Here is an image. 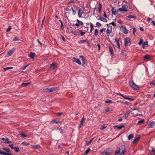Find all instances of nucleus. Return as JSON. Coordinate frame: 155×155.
I'll return each instance as SVG.
<instances>
[{
    "mask_svg": "<svg viewBox=\"0 0 155 155\" xmlns=\"http://www.w3.org/2000/svg\"><path fill=\"white\" fill-rule=\"evenodd\" d=\"M84 11L81 8H79L78 11V16L79 17H81Z\"/></svg>",
    "mask_w": 155,
    "mask_h": 155,
    "instance_id": "10",
    "label": "nucleus"
},
{
    "mask_svg": "<svg viewBox=\"0 0 155 155\" xmlns=\"http://www.w3.org/2000/svg\"><path fill=\"white\" fill-rule=\"evenodd\" d=\"M148 42L147 41H145L142 45V48L143 49H145L148 46Z\"/></svg>",
    "mask_w": 155,
    "mask_h": 155,
    "instance_id": "17",
    "label": "nucleus"
},
{
    "mask_svg": "<svg viewBox=\"0 0 155 155\" xmlns=\"http://www.w3.org/2000/svg\"><path fill=\"white\" fill-rule=\"evenodd\" d=\"M15 50V49L13 48L10 50L8 52V56H11L14 52Z\"/></svg>",
    "mask_w": 155,
    "mask_h": 155,
    "instance_id": "16",
    "label": "nucleus"
},
{
    "mask_svg": "<svg viewBox=\"0 0 155 155\" xmlns=\"http://www.w3.org/2000/svg\"><path fill=\"white\" fill-rule=\"evenodd\" d=\"M124 98L126 99H127L130 101H133L135 100V99L134 98H131L130 97H127L126 96L125 97H124Z\"/></svg>",
    "mask_w": 155,
    "mask_h": 155,
    "instance_id": "34",
    "label": "nucleus"
},
{
    "mask_svg": "<svg viewBox=\"0 0 155 155\" xmlns=\"http://www.w3.org/2000/svg\"><path fill=\"white\" fill-rule=\"evenodd\" d=\"M133 34H134V35H135V32H136V28H133Z\"/></svg>",
    "mask_w": 155,
    "mask_h": 155,
    "instance_id": "56",
    "label": "nucleus"
},
{
    "mask_svg": "<svg viewBox=\"0 0 155 155\" xmlns=\"http://www.w3.org/2000/svg\"><path fill=\"white\" fill-rule=\"evenodd\" d=\"M1 139L4 141L2 142L4 143H12V141H9V139L8 138H6V139L4 138H2Z\"/></svg>",
    "mask_w": 155,
    "mask_h": 155,
    "instance_id": "6",
    "label": "nucleus"
},
{
    "mask_svg": "<svg viewBox=\"0 0 155 155\" xmlns=\"http://www.w3.org/2000/svg\"><path fill=\"white\" fill-rule=\"evenodd\" d=\"M150 84L151 86L155 85V80H153L152 81L150 82Z\"/></svg>",
    "mask_w": 155,
    "mask_h": 155,
    "instance_id": "41",
    "label": "nucleus"
},
{
    "mask_svg": "<svg viewBox=\"0 0 155 155\" xmlns=\"http://www.w3.org/2000/svg\"><path fill=\"white\" fill-rule=\"evenodd\" d=\"M99 12L100 13H101V9L102 8V5L101 3H99Z\"/></svg>",
    "mask_w": 155,
    "mask_h": 155,
    "instance_id": "31",
    "label": "nucleus"
},
{
    "mask_svg": "<svg viewBox=\"0 0 155 155\" xmlns=\"http://www.w3.org/2000/svg\"><path fill=\"white\" fill-rule=\"evenodd\" d=\"M117 94L121 96L123 98H124V97H125L126 96H125L123 95L122 94L120 93H118Z\"/></svg>",
    "mask_w": 155,
    "mask_h": 155,
    "instance_id": "58",
    "label": "nucleus"
},
{
    "mask_svg": "<svg viewBox=\"0 0 155 155\" xmlns=\"http://www.w3.org/2000/svg\"><path fill=\"white\" fill-rule=\"evenodd\" d=\"M3 149L4 150H5L6 152H8V153H11V150L9 148L6 147H4L3 148Z\"/></svg>",
    "mask_w": 155,
    "mask_h": 155,
    "instance_id": "23",
    "label": "nucleus"
},
{
    "mask_svg": "<svg viewBox=\"0 0 155 155\" xmlns=\"http://www.w3.org/2000/svg\"><path fill=\"white\" fill-rule=\"evenodd\" d=\"M83 126V124L80 123V124L79 126L78 127L79 128H80L81 127Z\"/></svg>",
    "mask_w": 155,
    "mask_h": 155,
    "instance_id": "62",
    "label": "nucleus"
},
{
    "mask_svg": "<svg viewBox=\"0 0 155 155\" xmlns=\"http://www.w3.org/2000/svg\"><path fill=\"white\" fill-rule=\"evenodd\" d=\"M144 121V119H142L141 120H139L138 122V124H142Z\"/></svg>",
    "mask_w": 155,
    "mask_h": 155,
    "instance_id": "39",
    "label": "nucleus"
},
{
    "mask_svg": "<svg viewBox=\"0 0 155 155\" xmlns=\"http://www.w3.org/2000/svg\"><path fill=\"white\" fill-rule=\"evenodd\" d=\"M143 42V40L142 39H141L140 41L139 42V45H141Z\"/></svg>",
    "mask_w": 155,
    "mask_h": 155,
    "instance_id": "51",
    "label": "nucleus"
},
{
    "mask_svg": "<svg viewBox=\"0 0 155 155\" xmlns=\"http://www.w3.org/2000/svg\"><path fill=\"white\" fill-rule=\"evenodd\" d=\"M115 42L117 46V48L118 49H120V45L119 43V39L117 38H116L115 39Z\"/></svg>",
    "mask_w": 155,
    "mask_h": 155,
    "instance_id": "12",
    "label": "nucleus"
},
{
    "mask_svg": "<svg viewBox=\"0 0 155 155\" xmlns=\"http://www.w3.org/2000/svg\"><path fill=\"white\" fill-rule=\"evenodd\" d=\"M57 63L54 62L51 64L50 66V68L51 70H54L57 67Z\"/></svg>",
    "mask_w": 155,
    "mask_h": 155,
    "instance_id": "8",
    "label": "nucleus"
},
{
    "mask_svg": "<svg viewBox=\"0 0 155 155\" xmlns=\"http://www.w3.org/2000/svg\"><path fill=\"white\" fill-rule=\"evenodd\" d=\"M21 144L22 145H23L24 146H27L29 145L30 144V143H29L27 142H24L21 143Z\"/></svg>",
    "mask_w": 155,
    "mask_h": 155,
    "instance_id": "38",
    "label": "nucleus"
},
{
    "mask_svg": "<svg viewBox=\"0 0 155 155\" xmlns=\"http://www.w3.org/2000/svg\"><path fill=\"white\" fill-rule=\"evenodd\" d=\"M30 84V82L29 83H23L21 85V86L22 87H25L26 86L28 85L29 84Z\"/></svg>",
    "mask_w": 155,
    "mask_h": 155,
    "instance_id": "22",
    "label": "nucleus"
},
{
    "mask_svg": "<svg viewBox=\"0 0 155 155\" xmlns=\"http://www.w3.org/2000/svg\"><path fill=\"white\" fill-rule=\"evenodd\" d=\"M107 127V126H105V125H103L100 128V129L101 130H103L104 129L106 128Z\"/></svg>",
    "mask_w": 155,
    "mask_h": 155,
    "instance_id": "50",
    "label": "nucleus"
},
{
    "mask_svg": "<svg viewBox=\"0 0 155 155\" xmlns=\"http://www.w3.org/2000/svg\"><path fill=\"white\" fill-rule=\"evenodd\" d=\"M124 126L120 125V126H117V125H114L113 126V127L115 130H117V129L120 130L122 128H124Z\"/></svg>",
    "mask_w": 155,
    "mask_h": 155,
    "instance_id": "9",
    "label": "nucleus"
},
{
    "mask_svg": "<svg viewBox=\"0 0 155 155\" xmlns=\"http://www.w3.org/2000/svg\"><path fill=\"white\" fill-rule=\"evenodd\" d=\"M99 19L101 21H103L104 22H107V20L105 18H104L103 17H100L99 18Z\"/></svg>",
    "mask_w": 155,
    "mask_h": 155,
    "instance_id": "29",
    "label": "nucleus"
},
{
    "mask_svg": "<svg viewBox=\"0 0 155 155\" xmlns=\"http://www.w3.org/2000/svg\"><path fill=\"white\" fill-rule=\"evenodd\" d=\"M98 34V30L97 29H96L95 31L94 35L97 36Z\"/></svg>",
    "mask_w": 155,
    "mask_h": 155,
    "instance_id": "47",
    "label": "nucleus"
},
{
    "mask_svg": "<svg viewBox=\"0 0 155 155\" xmlns=\"http://www.w3.org/2000/svg\"><path fill=\"white\" fill-rule=\"evenodd\" d=\"M134 137V135L132 134H131L128 135V138L129 140H130Z\"/></svg>",
    "mask_w": 155,
    "mask_h": 155,
    "instance_id": "37",
    "label": "nucleus"
},
{
    "mask_svg": "<svg viewBox=\"0 0 155 155\" xmlns=\"http://www.w3.org/2000/svg\"><path fill=\"white\" fill-rule=\"evenodd\" d=\"M120 147H117L115 152V154H120Z\"/></svg>",
    "mask_w": 155,
    "mask_h": 155,
    "instance_id": "25",
    "label": "nucleus"
},
{
    "mask_svg": "<svg viewBox=\"0 0 155 155\" xmlns=\"http://www.w3.org/2000/svg\"><path fill=\"white\" fill-rule=\"evenodd\" d=\"M31 147L34 149H38L41 147V146L38 144H37L35 145H31Z\"/></svg>",
    "mask_w": 155,
    "mask_h": 155,
    "instance_id": "18",
    "label": "nucleus"
},
{
    "mask_svg": "<svg viewBox=\"0 0 155 155\" xmlns=\"http://www.w3.org/2000/svg\"><path fill=\"white\" fill-rule=\"evenodd\" d=\"M130 112L128 111H127L126 113L125 114L124 116L125 118H127L129 116Z\"/></svg>",
    "mask_w": 155,
    "mask_h": 155,
    "instance_id": "36",
    "label": "nucleus"
},
{
    "mask_svg": "<svg viewBox=\"0 0 155 155\" xmlns=\"http://www.w3.org/2000/svg\"><path fill=\"white\" fill-rule=\"evenodd\" d=\"M19 40V39L17 37H15L13 39V41H18Z\"/></svg>",
    "mask_w": 155,
    "mask_h": 155,
    "instance_id": "57",
    "label": "nucleus"
},
{
    "mask_svg": "<svg viewBox=\"0 0 155 155\" xmlns=\"http://www.w3.org/2000/svg\"><path fill=\"white\" fill-rule=\"evenodd\" d=\"M28 57H29L31 59L34 60V57L35 56V54L34 53L31 52L28 54Z\"/></svg>",
    "mask_w": 155,
    "mask_h": 155,
    "instance_id": "13",
    "label": "nucleus"
},
{
    "mask_svg": "<svg viewBox=\"0 0 155 155\" xmlns=\"http://www.w3.org/2000/svg\"><path fill=\"white\" fill-rule=\"evenodd\" d=\"M59 89V87H51L50 88H46L45 89L44 91L45 92H51L53 91H55L58 90Z\"/></svg>",
    "mask_w": 155,
    "mask_h": 155,
    "instance_id": "2",
    "label": "nucleus"
},
{
    "mask_svg": "<svg viewBox=\"0 0 155 155\" xmlns=\"http://www.w3.org/2000/svg\"><path fill=\"white\" fill-rule=\"evenodd\" d=\"M91 150V149L90 148H88V149H87V150L85 151V153L86 154H88L89 152Z\"/></svg>",
    "mask_w": 155,
    "mask_h": 155,
    "instance_id": "49",
    "label": "nucleus"
},
{
    "mask_svg": "<svg viewBox=\"0 0 155 155\" xmlns=\"http://www.w3.org/2000/svg\"><path fill=\"white\" fill-rule=\"evenodd\" d=\"M124 46L127 47L130 46L131 43L130 38L127 37L124 39Z\"/></svg>",
    "mask_w": 155,
    "mask_h": 155,
    "instance_id": "3",
    "label": "nucleus"
},
{
    "mask_svg": "<svg viewBox=\"0 0 155 155\" xmlns=\"http://www.w3.org/2000/svg\"><path fill=\"white\" fill-rule=\"evenodd\" d=\"M128 6L127 5H122V8H120L118 9L117 11H120L121 12H125L127 11V8Z\"/></svg>",
    "mask_w": 155,
    "mask_h": 155,
    "instance_id": "4",
    "label": "nucleus"
},
{
    "mask_svg": "<svg viewBox=\"0 0 155 155\" xmlns=\"http://www.w3.org/2000/svg\"><path fill=\"white\" fill-rule=\"evenodd\" d=\"M79 31L80 32V34L81 36H83L85 34V32H84L82 31L81 30H79Z\"/></svg>",
    "mask_w": 155,
    "mask_h": 155,
    "instance_id": "46",
    "label": "nucleus"
},
{
    "mask_svg": "<svg viewBox=\"0 0 155 155\" xmlns=\"http://www.w3.org/2000/svg\"><path fill=\"white\" fill-rule=\"evenodd\" d=\"M93 139V138H92L89 141H86V145H90Z\"/></svg>",
    "mask_w": 155,
    "mask_h": 155,
    "instance_id": "30",
    "label": "nucleus"
},
{
    "mask_svg": "<svg viewBox=\"0 0 155 155\" xmlns=\"http://www.w3.org/2000/svg\"><path fill=\"white\" fill-rule=\"evenodd\" d=\"M128 17L129 18H136V16L133 15H128Z\"/></svg>",
    "mask_w": 155,
    "mask_h": 155,
    "instance_id": "45",
    "label": "nucleus"
},
{
    "mask_svg": "<svg viewBox=\"0 0 155 155\" xmlns=\"http://www.w3.org/2000/svg\"><path fill=\"white\" fill-rule=\"evenodd\" d=\"M105 102L106 103H112L113 102L111 100L109 99L105 101Z\"/></svg>",
    "mask_w": 155,
    "mask_h": 155,
    "instance_id": "44",
    "label": "nucleus"
},
{
    "mask_svg": "<svg viewBox=\"0 0 155 155\" xmlns=\"http://www.w3.org/2000/svg\"><path fill=\"white\" fill-rule=\"evenodd\" d=\"M112 31V27L111 26L108 27L106 30V33L107 34H110Z\"/></svg>",
    "mask_w": 155,
    "mask_h": 155,
    "instance_id": "14",
    "label": "nucleus"
},
{
    "mask_svg": "<svg viewBox=\"0 0 155 155\" xmlns=\"http://www.w3.org/2000/svg\"><path fill=\"white\" fill-rule=\"evenodd\" d=\"M111 11L112 14H113L115 15H116V11L113 7H111Z\"/></svg>",
    "mask_w": 155,
    "mask_h": 155,
    "instance_id": "20",
    "label": "nucleus"
},
{
    "mask_svg": "<svg viewBox=\"0 0 155 155\" xmlns=\"http://www.w3.org/2000/svg\"><path fill=\"white\" fill-rule=\"evenodd\" d=\"M11 26H9L8 28H7V29L6 30V32H8L9 31H10L11 29Z\"/></svg>",
    "mask_w": 155,
    "mask_h": 155,
    "instance_id": "48",
    "label": "nucleus"
},
{
    "mask_svg": "<svg viewBox=\"0 0 155 155\" xmlns=\"http://www.w3.org/2000/svg\"><path fill=\"white\" fill-rule=\"evenodd\" d=\"M78 23L79 25H83V22L82 21H78Z\"/></svg>",
    "mask_w": 155,
    "mask_h": 155,
    "instance_id": "59",
    "label": "nucleus"
},
{
    "mask_svg": "<svg viewBox=\"0 0 155 155\" xmlns=\"http://www.w3.org/2000/svg\"><path fill=\"white\" fill-rule=\"evenodd\" d=\"M84 120H85L84 118V117H82L81 120L80 122V123L83 124V122L84 121Z\"/></svg>",
    "mask_w": 155,
    "mask_h": 155,
    "instance_id": "55",
    "label": "nucleus"
},
{
    "mask_svg": "<svg viewBox=\"0 0 155 155\" xmlns=\"http://www.w3.org/2000/svg\"><path fill=\"white\" fill-rule=\"evenodd\" d=\"M109 51L110 52V54L111 56H113L114 55V51L113 48L110 46L109 47Z\"/></svg>",
    "mask_w": 155,
    "mask_h": 155,
    "instance_id": "15",
    "label": "nucleus"
},
{
    "mask_svg": "<svg viewBox=\"0 0 155 155\" xmlns=\"http://www.w3.org/2000/svg\"><path fill=\"white\" fill-rule=\"evenodd\" d=\"M120 29L125 34H127L128 32V30H127L125 26H122L120 27Z\"/></svg>",
    "mask_w": 155,
    "mask_h": 155,
    "instance_id": "7",
    "label": "nucleus"
},
{
    "mask_svg": "<svg viewBox=\"0 0 155 155\" xmlns=\"http://www.w3.org/2000/svg\"><path fill=\"white\" fill-rule=\"evenodd\" d=\"M71 33H72L74 35H77L78 33V32L75 30H73L71 31Z\"/></svg>",
    "mask_w": 155,
    "mask_h": 155,
    "instance_id": "26",
    "label": "nucleus"
},
{
    "mask_svg": "<svg viewBox=\"0 0 155 155\" xmlns=\"http://www.w3.org/2000/svg\"><path fill=\"white\" fill-rule=\"evenodd\" d=\"M52 121L54 123H55L56 124H58L59 122H60V121H59V120H57L56 119H54V120H52Z\"/></svg>",
    "mask_w": 155,
    "mask_h": 155,
    "instance_id": "40",
    "label": "nucleus"
},
{
    "mask_svg": "<svg viewBox=\"0 0 155 155\" xmlns=\"http://www.w3.org/2000/svg\"><path fill=\"white\" fill-rule=\"evenodd\" d=\"M87 42V41L86 40H81L79 41L80 43H81L83 44L84 43H85V42Z\"/></svg>",
    "mask_w": 155,
    "mask_h": 155,
    "instance_id": "43",
    "label": "nucleus"
},
{
    "mask_svg": "<svg viewBox=\"0 0 155 155\" xmlns=\"http://www.w3.org/2000/svg\"><path fill=\"white\" fill-rule=\"evenodd\" d=\"M74 2V1L73 0H70L68 3V4H69L70 3H73Z\"/></svg>",
    "mask_w": 155,
    "mask_h": 155,
    "instance_id": "63",
    "label": "nucleus"
},
{
    "mask_svg": "<svg viewBox=\"0 0 155 155\" xmlns=\"http://www.w3.org/2000/svg\"><path fill=\"white\" fill-rule=\"evenodd\" d=\"M15 151L16 152H18L20 151L19 148L18 147H14V148Z\"/></svg>",
    "mask_w": 155,
    "mask_h": 155,
    "instance_id": "32",
    "label": "nucleus"
},
{
    "mask_svg": "<svg viewBox=\"0 0 155 155\" xmlns=\"http://www.w3.org/2000/svg\"><path fill=\"white\" fill-rule=\"evenodd\" d=\"M121 152L120 153V155H124V153L126 151V147L124 145L121 146Z\"/></svg>",
    "mask_w": 155,
    "mask_h": 155,
    "instance_id": "5",
    "label": "nucleus"
},
{
    "mask_svg": "<svg viewBox=\"0 0 155 155\" xmlns=\"http://www.w3.org/2000/svg\"><path fill=\"white\" fill-rule=\"evenodd\" d=\"M73 59H74L73 60V62H76L77 63L80 65L81 64V62L80 61V60L79 59L76 58L74 57L73 58Z\"/></svg>",
    "mask_w": 155,
    "mask_h": 155,
    "instance_id": "11",
    "label": "nucleus"
},
{
    "mask_svg": "<svg viewBox=\"0 0 155 155\" xmlns=\"http://www.w3.org/2000/svg\"><path fill=\"white\" fill-rule=\"evenodd\" d=\"M154 125V123L153 121L150 122L149 124L150 127L152 128Z\"/></svg>",
    "mask_w": 155,
    "mask_h": 155,
    "instance_id": "28",
    "label": "nucleus"
},
{
    "mask_svg": "<svg viewBox=\"0 0 155 155\" xmlns=\"http://www.w3.org/2000/svg\"><path fill=\"white\" fill-rule=\"evenodd\" d=\"M150 153L151 154H155V150L153 148L152 151Z\"/></svg>",
    "mask_w": 155,
    "mask_h": 155,
    "instance_id": "52",
    "label": "nucleus"
},
{
    "mask_svg": "<svg viewBox=\"0 0 155 155\" xmlns=\"http://www.w3.org/2000/svg\"><path fill=\"white\" fill-rule=\"evenodd\" d=\"M90 26H91V27H90L91 29H93V24L91 22H90Z\"/></svg>",
    "mask_w": 155,
    "mask_h": 155,
    "instance_id": "60",
    "label": "nucleus"
},
{
    "mask_svg": "<svg viewBox=\"0 0 155 155\" xmlns=\"http://www.w3.org/2000/svg\"><path fill=\"white\" fill-rule=\"evenodd\" d=\"M8 146L10 147L12 149H13L14 148V145L13 144H9Z\"/></svg>",
    "mask_w": 155,
    "mask_h": 155,
    "instance_id": "53",
    "label": "nucleus"
},
{
    "mask_svg": "<svg viewBox=\"0 0 155 155\" xmlns=\"http://www.w3.org/2000/svg\"><path fill=\"white\" fill-rule=\"evenodd\" d=\"M144 59L148 61L150 59V57L149 55H146L144 56Z\"/></svg>",
    "mask_w": 155,
    "mask_h": 155,
    "instance_id": "24",
    "label": "nucleus"
},
{
    "mask_svg": "<svg viewBox=\"0 0 155 155\" xmlns=\"http://www.w3.org/2000/svg\"><path fill=\"white\" fill-rule=\"evenodd\" d=\"M80 58H81V60L83 62V64H84L85 63V59L84 58V57L83 56H79Z\"/></svg>",
    "mask_w": 155,
    "mask_h": 155,
    "instance_id": "35",
    "label": "nucleus"
},
{
    "mask_svg": "<svg viewBox=\"0 0 155 155\" xmlns=\"http://www.w3.org/2000/svg\"><path fill=\"white\" fill-rule=\"evenodd\" d=\"M10 153H5L4 152L0 151V154L2 155H10Z\"/></svg>",
    "mask_w": 155,
    "mask_h": 155,
    "instance_id": "27",
    "label": "nucleus"
},
{
    "mask_svg": "<svg viewBox=\"0 0 155 155\" xmlns=\"http://www.w3.org/2000/svg\"><path fill=\"white\" fill-rule=\"evenodd\" d=\"M19 135H21V137L24 138V137H28V135H27L25 134L24 132H21L20 134Z\"/></svg>",
    "mask_w": 155,
    "mask_h": 155,
    "instance_id": "21",
    "label": "nucleus"
},
{
    "mask_svg": "<svg viewBox=\"0 0 155 155\" xmlns=\"http://www.w3.org/2000/svg\"><path fill=\"white\" fill-rule=\"evenodd\" d=\"M129 84L131 87L134 89L136 90H138L139 89L140 87L135 84L133 81H130L129 82Z\"/></svg>",
    "mask_w": 155,
    "mask_h": 155,
    "instance_id": "1",
    "label": "nucleus"
},
{
    "mask_svg": "<svg viewBox=\"0 0 155 155\" xmlns=\"http://www.w3.org/2000/svg\"><path fill=\"white\" fill-rule=\"evenodd\" d=\"M96 25L98 26H101V24L98 22H96Z\"/></svg>",
    "mask_w": 155,
    "mask_h": 155,
    "instance_id": "54",
    "label": "nucleus"
},
{
    "mask_svg": "<svg viewBox=\"0 0 155 155\" xmlns=\"http://www.w3.org/2000/svg\"><path fill=\"white\" fill-rule=\"evenodd\" d=\"M61 28L62 29V30H63L64 29V27L63 26V23H61Z\"/></svg>",
    "mask_w": 155,
    "mask_h": 155,
    "instance_id": "61",
    "label": "nucleus"
},
{
    "mask_svg": "<svg viewBox=\"0 0 155 155\" xmlns=\"http://www.w3.org/2000/svg\"><path fill=\"white\" fill-rule=\"evenodd\" d=\"M102 155H109V153L107 152L104 151L102 153Z\"/></svg>",
    "mask_w": 155,
    "mask_h": 155,
    "instance_id": "42",
    "label": "nucleus"
},
{
    "mask_svg": "<svg viewBox=\"0 0 155 155\" xmlns=\"http://www.w3.org/2000/svg\"><path fill=\"white\" fill-rule=\"evenodd\" d=\"M13 68V67H8L6 68H4V71H5L7 70H8L10 69H12Z\"/></svg>",
    "mask_w": 155,
    "mask_h": 155,
    "instance_id": "33",
    "label": "nucleus"
},
{
    "mask_svg": "<svg viewBox=\"0 0 155 155\" xmlns=\"http://www.w3.org/2000/svg\"><path fill=\"white\" fill-rule=\"evenodd\" d=\"M121 55H122V57H124L125 55V53L123 52H121Z\"/></svg>",
    "mask_w": 155,
    "mask_h": 155,
    "instance_id": "64",
    "label": "nucleus"
},
{
    "mask_svg": "<svg viewBox=\"0 0 155 155\" xmlns=\"http://www.w3.org/2000/svg\"><path fill=\"white\" fill-rule=\"evenodd\" d=\"M140 138V137L139 136L138 137L135 138L133 141V143L134 144H135L139 140Z\"/></svg>",
    "mask_w": 155,
    "mask_h": 155,
    "instance_id": "19",
    "label": "nucleus"
}]
</instances>
